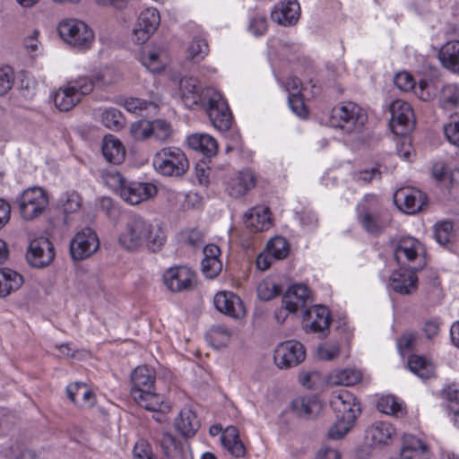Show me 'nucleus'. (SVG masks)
<instances>
[{
	"label": "nucleus",
	"instance_id": "nucleus-58",
	"mask_svg": "<svg viewBox=\"0 0 459 459\" xmlns=\"http://www.w3.org/2000/svg\"><path fill=\"white\" fill-rule=\"evenodd\" d=\"M222 264L220 259H203L202 271L210 279H213L221 272Z\"/></svg>",
	"mask_w": 459,
	"mask_h": 459
},
{
	"label": "nucleus",
	"instance_id": "nucleus-15",
	"mask_svg": "<svg viewBox=\"0 0 459 459\" xmlns=\"http://www.w3.org/2000/svg\"><path fill=\"white\" fill-rule=\"evenodd\" d=\"M160 16L155 8L143 10L133 30L132 40L139 45L145 43L157 30Z\"/></svg>",
	"mask_w": 459,
	"mask_h": 459
},
{
	"label": "nucleus",
	"instance_id": "nucleus-46",
	"mask_svg": "<svg viewBox=\"0 0 459 459\" xmlns=\"http://www.w3.org/2000/svg\"><path fill=\"white\" fill-rule=\"evenodd\" d=\"M209 53V46L206 39L195 37L190 42L186 49V58L198 63L202 61Z\"/></svg>",
	"mask_w": 459,
	"mask_h": 459
},
{
	"label": "nucleus",
	"instance_id": "nucleus-51",
	"mask_svg": "<svg viewBox=\"0 0 459 459\" xmlns=\"http://www.w3.org/2000/svg\"><path fill=\"white\" fill-rule=\"evenodd\" d=\"M440 102L444 108L455 107L459 102V86L455 83L445 85L441 91Z\"/></svg>",
	"mask_w": 459,
	"mask_h": 459
},
{
	"label": "nucleus",
	"instance_id": "nucleus-57",
	"mask_svg": "<svg viewBox=\"0 0 459 459\" xmlns=\"http://www.w3.org/2000/svg\"><path fill=\"white\" fill-rule=\"evenodd\" d=\"M152 125V135L160 141L167 140L171 134V128L169 124L161 119L154 120L151 122Z\"/></svg>",
	"mask_w": 459,
	"mask_h": 459
},
{
	"label": "nucleus",
	"instance_id": "nucleus-4",
	"mask_svg": "<svg viewBox=\"0 0 459 459\" xmlns=\"http://www.w3.org/2000/svg\"><path fill=\"white\" fill-rule=\"evenodd\" d=\"M368 116L361 107L351 101H343L334 106L330 112L329 124L347 134L361 132Z\"/></svg>",
	"mask_w": 459,
	"mask_h": 459
},
{
	"label": "nucleus",
	"instance_id": "nucleus-55",
	"mask_svg": "<svg viewBox=\"0 0 459 459\" xmlns=\"http://www.w3.org/2000/svg\"><path fill=\"white\" fill-rule=\"evenodd\" d=\"M130 134L136 141H143L152 135L151 122L141 120L134 122L130 126Z\"/></svg>",
	"mask_w": 459,
	"mask_h": 459
},
{
	"label": "nucleus",
	"instance_id": "nucleus-24",
	"mask_svg": "<svg viewBox=\"0 0 459 459\" xmlns=\"http://www.w3.org/2000/svg\"><path fill=\"white\" fill-rule=\"evenodd\" d=\"M310 301V291L303 284L290 286L282 297V306L289 313H296L299 309L306 310Z\"/></svg>",
	"mask_w": 459,
	"mask_h": 459
},
{
	"label": "nucleus",
	"instance_id": "nucleus-28",
	"mask_svg": "<svg viewBox=\"0 0 459 459\" xmlns=\"http://www.w3.org/2000/svg\"><path fill=\"white\" fill-rule=\"evenodd\" d=\"M322 402L316 395L299 396L290 404L291 411L298 417L309 418L320 413Z\"/></svg>",
	"mask_w": 459,
	"mask_h": 459
},
{
	"label": "nucleus",
	"instance_id": "nucleus-59",
	"mask_svg": "<svg viewBox=\"0 0 459 459\" xmlns=\"http://www.w3.org/2000/svg\"><path fill=\"white\" fill-rule=\"evenodd\" d=\"M288 104L291 111L299 117H307V108L301 93L288 96Z\"/></svg>",
	"mask_w": 459,
	"mask_h": 459
},
{
	"label": "nucleus",
	"instance_id": "nucleus-36",
	"mask_svg": "<svg viewBox=\"0 0 459 459\" xmlns=\"http://www.w3.org/2000/svg\"><path fill=\"white\" fill-rule=\"evenodd\" d=\"M95 117L107 128L117 131L124 127L125 118L115 108H99L94 111Z\"/></svg>",
	"mask_w": 459,
	"mask_h": 459
},
{
	"label": "nucleus",
	"instance_id": "nucleus-37",
	"mask_svg": "<svg viewBox=\"0 0 459 459\" xmlns=\"http://www.w3.org/2000/svg\"><path fill=\"white\" fill-rule=\"evenodd\" d=\"M140 61L152 74H159L165 67V62L161 59V50L156 47L143 48L140 52Z\"/></svg>",
	"mask_w": 459,
	"mask_h": 459
},
{
	"label": "nucleus",
	"instance_id": "nucleus-50",
	"mask_svg": "<svg viewBox=\"0 0 459 459\" xmlns=\"http://www.w3.org/2000/svg\"><path fill=\"white\" fill-rule=\"evenodd\" d=\"M455 238L454 224L450 221L437 222L435 225V238L440 245H446Z\"/></svg>",
	"mask_w": 459,
	"mask_h": 459
},
{
	"label": "nucleus",
	"instance_id": "nucleus-7",
	"mask_svg": "<svg viewBox=\"0 0 459 459\" xmlns=\"http://www.w3.org/2000/svg\"><path fill=\"white\" fill-rule=\"evenodd\" d=\"M94 89L88 76H80L68 82L54 94V102L60 111H69Z\"/></svg>",
	"mask_w": 459,
	"mask_h": 459
},
{
	"label": "nucleus",
	"instance_id": "nucleus-1",
	"mask_svg": "<svg viewBox=\"0 0 459 459\" xmlns=\"http://www.w3.org/2000/svg\"><path fill=\"white\" fill-rule=\"evenodd\" d=\"M181 100L186 108L205 105L212 126L219 131H227L232 123V115L222 95L214 88L201 89L195 77H183L179 82Z\"/></svg>",
	"mask_w": 459,
	"mask_h": 459
},
{
	"label": "nucleus",
	"instance_id": "nucleus-41",
	"mask_svg": "<svg viewBox=\"0 0 459 459\" xmlns=\"http://www.w3.org/2000/svg\"><path fill=\"white\" fill-rule=\"evenodd\" d=\"M432 175L439 182L459 183V169L450 163H435L432 169Z\"/></svg>",
	"mask_w": 459,
	"mask_h": 459
},
{
	"label": "nucleus",
	"instance_id": "nucleus-26",
	"mask_svg": "<svg viewBox=\"0 0 459 459\" xmlns=\"http://www.w3.org/2000/svg\"><path fill=\"white\" fill-rule=\"evenodd\" d=\"M255 184V173L249 169L242 170L228 180L226 192L233 198H239L254 188Z\"/></svg>",
	"mask_w": 459,
	"mask_h": 459
},
{
	"label": "nucleus",
	"instance_id": "nucleus-20",
	"mask_svg": "<svg viewBox=\"0 0 459 459\" xmlns=\"http://www.w3.org/2000/svg\"><path fill=\"white\" fill-rule=\"evenodd\" d=\"M331 406L336 416L344 417L350 420H355L360 413V406L356 397L349 391L342 390L333 394Z\"/></svg>",
	"mask_w": 459,
	"mask_h": 459
},
{
	"label": "nucleus",
	"instance_id": "nucleus-11",
	"mask_svg": "<svg viewBox=\"0 0 459 459\" xmlns=\"http://www.w3.org/2000/svg\"><path fill=\"white\" fill-rule=\"evenodd\" d=\"M166 288L173 293L187 292L193 290L197 284L195 273L187 266H172L167 269L162 275Z\"/></svg>",
	"mask_w": 459,
	"mask_h": 459
},
{
	"label": "nucleus",
	"instance_id": "nucleus-35",
	"mask_svg": "<svg viewBox=\"0 0 459 459\" xmlns=\"http://www.w3.org/2000/svg\"><path fill=\"white\" fill-rule=\"evenodd\" d=\"M362 374L355 368H344L333 370L327 377V384L332 386H350L359 383Z\"/></svg>",
	"mask_w": 459,
	"mask_h": 459
},
{
	"label": "nucleus",
	"instance_id": "nucleus-44",
	"mask_svg": "<svg viewBox=\"0 0 459 459\" xmlns=\"http://www.w3.org/2000/svg\"><path fill=\"white\" fill-rule=\"evenodd\" d=\"M377 406L379 411L387 415L400 417L405 413L403 403L394 395L382 396Z\"/></svg>",
	"mask_w": 459,
	"mask_h": 459
},
{
	"label": "nucleus",
	"instance_id": "nucleus-9",
	"mask_svg": "<svg viewBox=\"0 0 459 459\" xmlns=\"http://www.w3.org/2000/svg\"><path fill=\"white\" fill-rule=\"evenodd\" d=\"M390 245L394 259L401 266L418 270L423 264L424 247L417 238L400 237L392 239Z\"/></svg>",
	"mask_w": 459,
	"mask_h": 459
},
{
	"label": "nucleus",
	"instance_id": "nucleus-34",
	"mask_svg": "<svg viewBox=\"0 0 459 459\" xmlns=\"http://www.w3.org/2000/svg\"><path fill=\"white\" fill-rule=\"evenodd\" d=\"M176 429L185 437H193L198 430L200 424L196 414L189 410H182L174 422Z\"/></svg>",
	"mask_w": 459,
	"mask_h": 459
},
{
	"label": "nucleus",
	"instance_id": "nucleus-40",
	"mask_svg": "<svg viewBox=\"0 0 459 459\" xmlns=\"http://www.w3.org/2000/svg\"><path fill=\"white\" fill-rule=\"evenodd\" d=\"M439 58L447 69L459 71V40L446 43L439 52Z\"/></svg>",
	"mask_w": 459,
	"mask_h": 459
},
{
	"label": "nucleus",
	"instance_id": "nucleus-3",
	"mask_svg": "<svg viewBox=\"0 0 459 459\" xmlns=\"http://www.w3.org/2000/svg\"><path fill=\"white\" fill-rule=\"evenodd\" d=\"M156 374L152 368L146 365L137 367L131 375L132 387L130 394L134 401L147 411L161 412L155 418L157 421H163V413L169 407L163 403L162 397L155 392Z\"/></svg>",
	"mask_w": 459,
	"mask_h": 459
},
{
	"label": "nucleus",
	"instance_id": "nucleus-30",
	"mask_svg": "<svg viewBox=\"0 0 459 459\" xmlns=\"http://www.w3.org/2000/svg\"><path fill=\"white\" fill-rule=\"evenodd\" d=\"M247 228L254 231L267 230L272 226L271 212L267 207L256 206L245 214Z\"/></svg>",
	"mask_w": 459,
	"mask_h": 459
},
{
	"label": "nucleus",
	"instance_id": "nucleus-31",
	"mask_svg": "<svg viewBox=\"0 0 459 459\" xmlns=\"http://www.w3.org/2000/svg\"><path fill=\"white\" fill-rule=\"evenodd\" d=\"M66 394L71 402L80 407H91L95 403V395L85 384L75 382L66 386Z\"/></svg>",
	"mask_w": 459,
	"mask_h": 459
},
{
	"label": "nucleus",
	"instance_id": "nucleus-32",
	"mask_svg": "<svg viewBox=\"0 0 459 459\" xmlns=\"http://www.w3.org/2000/svg\"><path fill=\"white\" fill-rule=\"evenodd\" d=\"M101 151L105 160L113 164H120L126 157L122 143L114 135L108 134L102 140Z\"/></svg>",
	"mask_w": 459,
	"mask_h": 459
},
{
	"label": "nucleus",
	"instance_id": "nucleus-16",
	"mask_svg": "<svg viewBox=\"0 0 459 459\" xmlns=\"http://www.w3.org/2000/svg\"><path fill=\"white\" fill-rule=\"evenodd\" d=\"M55 257L53 244L46 238H39L30 241L26 260L35 268H43L50 264Z\"/></svg>",
	"mask_w": 459,
	"mask_h": 459
},
{
	"label": "nucleus",
	"instance_id": "nucleus-2",
	"mask_svg": "<svg viewBox=\"0 0 459 459\" xmlns=\"http://www.w3.org/2000/svg\"><path fill=\"white\" fill-rule=\"evenodd\" d=\"M166 240L167 235L161 227L153 225L139 214H132L126 219L117 237L119 247L127 252L147 249L156 253L164 247Z\"/></svg>",
	"mask_w": 459,
	"mask_h": 459
},
{
	"label": "nucleus",
	"instance_id": "nucleus-62",
	"mask_svg": "<svg viewBox=\"0 0 459 459\" xmlns=\"http://www.w3.org/2000/svg\"><path fill=\"white\" fill-rule=\"evenodd\" d=\"M39 31L35 30L30 35L24 38L23 46L27 51L38 55L42 50V45L39 40Z\"/></svg>",
	"mask_w": 459,
	"mask_h": 459
},
{
	"label": "nucleus",
	"instance_id": "nucleus-52",
	"mask_svg": "<svg viewBox=\"0 0 459 459\" xmlns=\"http://www.w3.org/2000/svg\"><path fill=\"white\" fill-rule=\"evenodd\" d=\"M340 354V344L336 341H329L317 347V356L322 360H333Z\"/></svg>",
	"mask_w": 459,
	"mask_h": 459
},
{
	"label": "nucleus",
	"instance_id": "nucleus-43",
	"mask_svg": "<svg viewBox=\"0 0 459 459\" xmlns=\"http://www.w3.org/2000/svg\"><path fill=\"white\" fill-rule=\"evenodd\" d=\"M122 74L115 67L106 66L92 74L89 77L93 83L102 86H108L119 82L122 80Z\"/></svg>",
	"mask_w": 459,
	"mask_h": 459
},
{
	"label": "nucleus",
	"instance_id": "nucleus-23",
	"mask_svg": "<svg viewBox=\"0 0 459 459\" xmlns=\"http://www.w3.org/2000/svg\"><path fill=\"white\" fill-rule=\"evenodd\" d=\"M216 309L233 318H242L246 309L241 299L231 291H220L214 297Z\"/></svg>",
	"mask_w": 459,
	"mask_h": 459
},
{
	"label": "nucleus",
	"instance_id": "nucleus-27",
	"mask_svg": "<svg viewBox=\"0 0 459 459\" xmlns=\"http://www.w3.org/2000/svg\"><path fill=\"white\" fill-rule=\"evenodd\" d=\"M416 271L403 267L394 272L390 278L391 288L402 295H410L415 292L418 281Z\"/></svg>",
	"mask_w": 459,
	"mask_h": 459
},
{
	"label": "nucleus",
	"instance_id": "nucleus-54",
	"mask_svg": "<svg viewBox=\"0 0 459 459\" xmlns=\"http://www.w3.org/2000/svg\"><path fill=\"white\" fill-rule=\"evenodd\" d=\"M248 31L255 37L263 36L267 31L266 16L259 13H255L251 15L248 23Z\"/></svg>",
	"mask_w": 459,
	"mask_h": 459
},
{
	"label": "nucleus",
	"instance_id": "nucleus-14",
	"mask_svg": "<svg viewBox=\"0 0 459 459\" xmlns=\"http://www.w3.org/2000/svg\"><path fill=\"white\" fill-rule=\"evenodd\" d=\"M306 352L303 345L297 341H286L280 343L273 355L276 366L281 369L299 365L305 359Z\"/></svg>",
	"mask_w": 459,
	"mask_h": 459
},
{
	"label": "nucleus",
	"instance_id": "nucleus-42",
	"mask_svg": "<svg viewBox=\"0 0 459 459\" xmlns=\"http://www.w3.org/2000/svg\"><path fill=\"white\" fill-rule=\"evenodd\" d=\"M160 102V97L157 94L152 100H145L139 98H129L126 100L124 107L131 113L142 115L143 111L148 109L155 111Z\"/></svg>",
	"mask_w": 459,
	"mask_h": 459
},
{
	"label": "nucleus",
	"instance_id": "nucleus-38",
	"mask_svg": "<svg viewBox=\"0 0 459 459\" xmlns=\"http://www.w3.org/2000/svg\"><path fill=\"white\" fill-rule=\"evenodd\" d=\"M187 143L190 148L207 157L215 155L218 150L216 140L207 134H194L187 138Z\"/></svg>",
	"mask_w": 459,
	"mask_h": 459
},
{
	"label": "nucleus",
	"instance_id": "nucleus-64",
	"mask_svg": "<svg viewBox=\"0 0 459 459\" xmlns=\"http://www.w3.org/2000/svg\"><path fill=\"white\" fill-rule=\"evenodd\" d=\"M443 392L446 399L451 403V409L454 405L459 408V384L453 383L445 387Z\"/></svg>",
	"mask_w": 459,
	"mask_h": 459
},
{
	"label": "nucleus",
	"instance_id": "nucleus-29",
	"mask_svg": "<svg viewBox=\"0 0 459 459\" xmlns=\"http://www.w3.org/2000/svg\"><path fill=\"white\" fill-rule=\"evenodd\" d=\"M427 445L412 435H404L400 452V459H428Z\"/></svg>",
	"mask_w": 459,
	"mask_h": 459
},
{
	"label": "nucleus",
	"instance_id": "nucleus-48",
	"mask_svg": "<svg viewBox=\"0 0 459 459\" xmlns=\"http://www.w3.org/2000/svg\"><path fill=\"white\" fill-rule=\"evenodd\" d=\"M354 424L355 420L336 416V421L328 430V437L332 439H341L351 429Z\"/></svg>",
	"mask_w": 459,
	"mask_h": 459
},
{
	"label": "nucleus",
	"instance_id": "nucleus-21",
	"mask_svg": "<svg viewBox=\"0 0 459 459\" xmlns=\"http://www.w3.org/2000/svg\"><path fill=\"white\" fill-rule=\"evenodd\" d=\"M157 187L152 183L126 181L119 195L131 205L139 204L155 196Z\"/></svg>",
	"mask_w": 459,
	"mask_h": 459
},
{
	"label": "nucleus",
	"instance_id": "nucleus-8",
	"mask_svg": "<svg viewBox=\"0 0 459 459\" xmlns=\"http://www.w3.org/2000/svg\"><path fill=\"white\" fill-rule=\"evenodd\" d=\"M152 166L159 174L166 177H181L189 167L186 154L173 146L164 147L156 152Z\"/></svg>",
	"mask_w": 459,
	"mask_h": 459
},
{
	"label": "nucleus",
	"instance_id": "nucleus-25",
	"mask_svg": "<svg viewBox=\"0 0 459 459\" xmlns=\"http://www.w3.org/2000/svg\"><path fill=\"white\" fill-rule=\"evenodd\" d=\"M299 16L300 5L298 0H281L271 12L272 20L282 26L296 24Z\"/></svg>",
	"mask_w": 459,
	"mask_h": 459
},
{
	"label": "nucleus",
	"instance_id": "nucleus-60",
	"mask_svg": "<svg viewBox=\"0 0 459 459\" xmlns=\"http://www.w3.org/2000/svg\"><path fill=\"white\" fill-rule=\"evenodd\" d=\"M13 72L9 66L0 68V96L6 94L13 84Z\"/></svg>",
	"mask_w": 459,
	"mask_h": 459
},
{
	"label": "nucleus",
	"instance_id": "nucleus-22",
	"mask_svg": "<svg viewBox=\"0 0 459 459\" xmlns=\"http://www.w3.org/2000/svg\"><path fill=\"white\" fill-rule=\"evenodd\" d=\"M303 323L307 330L325 335L330 325V312L325 306H313L304 311Z\"/></svg>",
	"mask_w": 459,
	"mask_h": 459
},
{
	"label": "nucleus",
	"instance_id": "nucleus-17",
	"mask_svg": "<svg viewBox=\"0 0 459 459\" xmlns=\"http://www.w3.org/2000/svg\"><path fill=\"white\" fill-rule=\"evenodd\" d=\"M427 197L420 190L413 187H403L394 195V202L405 213L414 214L420 211Z\"/></svg>",
	"mask_w": 459,
	"mask_h": 459
},
{
	"label": "nucleus",
	"instance_id": "nucleus-19",
	"mask_svg": "<svg viewBox=\"0 0 459 459\" xmlns=\"http://www.w3.org/2000/svg\"><path fill=\"white\" fill-rule=\"evenodd\" d=\"M396 437L395 428L387 421H376L365 431V438L374 448H382L392 444Z\"/></svg>",
	"mask_w": 459,
	"mask_h": 459
},
{
	"label": "nucleus",
	"instance_id": "nucleus-18",
	"mask_svg": "<svg viewBox=\"0 0 459 459\" xmlns=\"http://www.w3.org/2000/svg\"><path fill=\"white\" fill-rule=\"evenodd\" d=\"M155 440L167 458L192 459L188 446L172 434L166 431L159 432L155 436Z\"/></svg>",
	"mask_w": 459,
	"mask_h": 459
},
{
	"label": "nucleus",
	"instance_id": "nucleus-33",
	"mask_svg": "<svg viewBox=\"0 0 459 459\" xmlns=\"http://www.w3.org/2000/svg\"><path fill=\"white\" fill-rule=\"evenodd\" d=\"M221 441L223 447L234 457L240 458L246 455V447L236 427L228 426L221 433Z\"/></svg>",
	"mask_w": 459,
	"mask_h": 459
},
{
	"label": "nucleus",
	"instance_id": "nucleus-61",
	"mask_svg": "<svg viewBox=\"0 0 459 459\" xmlns=\"http://www.w3.org/2000/svg\"><path fill=\"white\" fill-rule=\"evenodd\" d=\"M444 133L450 143L459 147V117L445 126Z\"/></svg>",
	"mask_w": 459,
	"mask_h": 459
},
{
	"label": "nucleus",
	"instance_id": "nucleus-56",
	"mask_svg": "<svg viewBox=\"0 0 459 459\" xmlns=\"http://www.w3.org/2000/svg\"><path fill=\"white\" fill-rule=\"evenodd\" d=\"M103 180L107 186L118 194L121 193V188L125 186L127 181L117 171H108L105 173L103 175Z\"/></svg>",
	"mask_w": 459,
	"mask_h": 459
},
{
	"label": "nucleus",
	"instance_id": "nucleus-6",
	"mask_svg": "<svg viewBox=\"0 0 459 459\" xmlns=\"http://www.w3.org/2000/svg\"><path fill=\"white\" fill-rule=\"evenodd\" d=\"M57 33L64 42L79 50H87L94 42V32L84 22L65 19L57 25Z\"/></svg>",
	"mask_w": 459,
	"mask_h": 459
},
{
	"label": "nucleus",
	"instance_id": "nucleus-63",
	"mask_svg": "<svg viewBox=\"0 0 459 459\" xmlns=\"http://www.w3.org/2000/svg\"><path fill=\"white\" fill-rule=\"evenodd\" d=\"M394 82L395 86L403 91H408L414 89L415 81L413 77L407 72L398 73L394 76Z\"/></svg>",
	"mask_w": 459,
	"mask_h": 459
},
{
	"label": "nucleus",
	"instance_id": "nucleus-10",
	"mask_svg": "<svg viewBox=\"0 0 459 459\" xmlns=\"http://www.w3.org/2000/svg\"><path fill=\"white\" fill-rule=\"evenodd\" d=\"M19 211L24 221H33L47 211L49 204L48 193L42 187L25 189L18 198Z\"/></svg>",
	"mask_w": 459,
	"mask_h": 459
},
{
	"label": "nucleus",
	"instance_id": "nucleus-47",
	"mask_svg": "<svg viewBox=\"0 0 459 459\" xmlns=\"http://www.w3.org/2000/svg\"><path fill=\"white\" fill-rule=\"evenodd\" d=\"M275 259L287 257L290 247L287 240L281 237H274L269 240L265 248Z\"/></svg>",
	"mask_w": 459,
	"mask_h": 459
},
{
	"label": "nucleus",
	"instance_id": "nucleus-12",
	"mask_svg": "<svg viewBox=\"0 0 459 459\" xmlns=\"http://www.w3.org/2000/svg\"><path fill=\"white\" fill-rule=\"evenodd\" d=\"M100 247V240L96 232L85 227L78 231L70 242V253L74 260H82L90 257Z\"/></svg>",
	"mask_w": 459,
	"mask_h": 459
},
{
	"label": "nucleus",
	"instance_id": "nucleus-53",
	"mask_svg": "<svg viewBox=\"0 0 459 459\" xmlns=\"http://www.w3.org/2000/svg\"><path fill=\"white\" fill-rule=\"evenodd\" d=\"M280 293V286L273 281H262L257 286V296L262 300H270Z\"/></svg>",
	"mask_w": 459,
	"mask_h": 459
},
{
	"label": "nucleus",
	"instance_id": "nucleus-39",
	"mask_svg": "<svg viewBox=\"0 0 459 459\" xmlns=\"http://www.w3.org/2000/svg\"><path fill=\"white\" fill-rule=\"evenodd\" d=\"M22 283L23 278L17 272L8 268L0 270V297H6L19 290Z\"/></svg>",
	"mask_w": 459,
	"mask_h": 459
},
{
	"label": "nucleus",
	"instance_id": "nucleus-45",
	"mask_svg": "<svg viewBox=\"0 0 459 459\" xmlns=\"http://www.w3.org/2000/svg\"><path fill=\"white\" fill-rule=\"evenodd\" d=\"M409 369L420 378L427 379L433 374V367L425 358L411 355L408 359Z\"/></svg>",
	"mask_w": 459,
	"mask_h": 459
},
{
	"label": "nucleus",
	"instance_id": "nucleus-49",
	"mask_svg": "<svg viewBox=\"0 0 459 459\" xmlns=\"http://www.w3.org/2000/svg\"><path fill=\"white\" fill-rule=\"evenodd\" d=\"M60 203L64 213L67 216L68 214L77 212L81 209L82 197L77 192H66L62 195Z\"/></svg>",
	"mask_w": 459,
	"mask_h": 459
},
{
	"label": "nucleus",
	"instance_id": "nucleus-13",
	"mask_svg": "<svg viewBox=\"0 0 459 459\" xmlns=\"http://www.w3.org/2000/svg\"><path fill=\"white\" fill-rule=\"evenodd\" d=\"M390 126L394 134L405 135L413 127L415 119L411 106L403 100H395L390 105Z\"/></svg>",
	"mask_w": 459,
	"mask_h": 459
},
{
	"label": "nucleus",
	"instance_id": "nucleus-5",
	"mask_svg": "<svg viewBox=\"0 0 459 459\" xmlns=\"http://www.w3.org/2000/svg\"><path fill=\"white\" fill-rule=\"evenodd\" d=\"M357 214L359 224L369 234H379L389 225L390 220L386 212L374 195L366 196L357 205Z\"/></svg>",
	"mask_w": 459,
	"mask_h": 459
}]
</instances>
